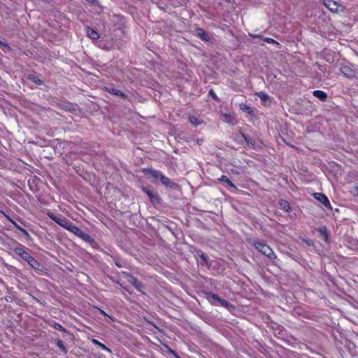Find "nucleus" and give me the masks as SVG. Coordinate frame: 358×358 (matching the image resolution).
Segmentation results:
<instances>
[{"mask_svg":"<svg viewBox=\"0 0 358 358\" xmlns=\"http://www.w3.org/2000/svg\"><path fill=\"white\" fill-rule=\"evenodd\" d=\"M15 253L25 260L32 268L38 269L40 264L22 247H17L14 249Z\"/></svg>","mask_w":358,"mask_h":358,"instance_id":"obj_1","label":"nucleus"},{"mask_svg":"<svg viewBox=\"0 0 358 358\" xmlns=\"http://www.w3.org/2000/svg\"><path fill=\"white\" fill-rule=\"evenodd\" d=\"M47 215L52 220H54L57 224H58L59 226L62 227L64 229H66V227L69 223V221H68L66 218L56 215L50 211H48L47 213Z\"/></svg>","mask_w":358,"mask_h":358,"instance_id":"obj_2","label":"nucleus"},{"mask_svg":"<svg viewBox=\"0 0 358 358\" xmlns=\"http://www.w3.org/2000/svg\"><path fill=\"white\" fill-rule=\"evenodd\" d=\"M123 275L127 278V281L131 284L138 291L143 292V285L133 275L127 272H123Z\"/></svg>","mask_w":358,"mask_h":358,"instance_id":"obj_3","label":"nucleus"},{"mask_svg":"<svg viewBox=\"0 0 358 358\" xmlns=\"http://www.w3.org/2000/svg\"><path fill=\"white\" fill-rule=\"evenodd\" d=\"M314 197L322 203L325 207L328 208H331L330 202L328 198L322 193H315L314 194Z\"/></svg>","mask_w":358,"mask_h":358,"instance_id":"obj_4","label":"nucleus"},{"mask_svg":"<svg viewBox=\"0 0 358 358\" xmlns=\"http://www.w3.org/2000/svg\"><path fill=\"white\" fill-rule=\"evenodd\" d=\"M324 6L328 8L331 12H336L338 9V5L337 3L332 0H325L324 1Z\"/></svg>","mask_w":358,"mask_h":358,"instance_id":"obj_5","label":"nucleus"},{"mask_svg":"<svg viewBox=\"0 0 358 358\" xmlns=\"http://www.w3.org/2000/svg\"><path fill=\"white\" fill-rule=\"evenodd\" d=\"M142 190L149 196L152 203H158L159 202V196L157 194H154L149 189L143 187Z\"/></svg>","mask_w":358,"mask_h":358,"instance_id":"obj_6","label":"nucleus"},{"mask_svg":"<svg viewBox=\"0 0 358 358\" xmlns=\"http://www.w3.org/2000/svg\"><path fill=\"white\" fill-rule=\"evenodd\" d=\"M262 253L271 259L275 257L274 252L267 245H265V246L262 248Z\"/></svg>","mask_w":358,"mask_h":358,"instance_id":"obj_7","label":"nucleus"},{"mask_svg":"<svg viewBox=\"0 0 358 358\" xmlns=\"http://www.w3.org/2000/svg\"><path fill=\"white\" fill-rule=\"evenodd\" d=\"M159 180L164 186L169 187H173L175 186V183L172 182L169 178L165 176L164 174L162 175Z\"/></svg>","mask_w":358,"mask_h":358,"instance_id":"obj_8","label":"nucleus"},{"mask_svg":"<svg viewBox=\"0 0 358 358\" xmlns=\"http://www.w3.org/2000/svg\"><path fill=\"white\" fill-rule=\"evenodd\" d=\"M144 172L146 174L150 175L153 178L157 179V180H159L160 177L162 175V172L157 171V170L151 169H145Z\"/></svg>","mask_w":358,"mask_h":358,"instance_id":"obj_9","label":"nucleus"},{"mask_svg":"<svg viewBox=\"0 0 358 358\" xmlns=\"http://www.w3.org/2000/svg\"><path fill=\"white\" fill-rule=\"evenodd\" d=\"M86 34L87 36L92 40H96L99 38V34L90 27L86 28Z\"/></svg>","mask_w":358,"mask_h":358,"instance_id":"obj_10","label":"nucleus"},{"mask_svg":"<svg viewBox=\"0 0 358 358\" xmlns=\"http://www.w3.org/2000/svg\"><path fill=\"white\" fill-rule=\"evenodd\" d=\"M66 229H67L70 232L73 233L78 237L80 236V233L82 232V231L78 227L73 225L70 222H69V224L67 225V227H66Z\"/></svg>","mask_w":358,"mask_h":358,"instance_id":"obj_11","label":"nucleus"},{"mask_svg":"<svg viewBox=\"0 0 358 358\" xmlns=\"http://www.w3.org/2000/svg\"><path fill=\"white\" fill-rule=\"evenodd\" d=\"M313 95L321 101H324L327 99V94L322 90H315L313 92Z\"/></svg>","mask_w":358,"mask_h":358,"instance_id":"obj_12","label":"nucleus"},{"mask_svg":"<svg viewBox=\"0 0 358 358\" xmlns=\"http://www.w3.org/2000/svg\"><path fill=\"white\" fill-rule=\"evenodd\" d=\"M210 297L213 299L217 301L222 306H223L224 307L228 308L229 306V303L227 301L222 299L221 298H220L217 295H216L215 294H210Z\"/></svg>","mask_w":358,"mask_h":358,"instance_id":"obj_13","label":"nucleus"},{"mask_svg":"<svg viewBox=\"0 0 358 358\" xmlns=\"http://www.w3.org/2000/svg\"><path fill=\"white\" fill-rule=\"evenodd\" d=\"M256 95H257V96H258V97H259V99H260L263 102H264L265 103H266L268 101H271V98H270V96H269L267 94H266V93H264V92H257V93H256Z\"/></svg>","mask_w":358,"mask_h":358,"instance_id":"obj_14","label":"nucleus"},{"mask_svg":"<svg viewBox=\"0 0 358 358\" xmlns=\"http://www.w3.org/2000/svg\"><path fill=\"white\" fill-rule=\"evenodd\" d=\"M222 117L224 118V120L228 123V124H235V122H234V117L232 116L231 114H229V113H224L222 115Z\"/></svg>","mask_w":358,"mask_h":358,"instance_id":"obj_15","label":"nucleus"},{"mask_svg":"<svg viewBox=\"0 0 358 358\" xmlns=\"http://www.w3.org/2000/svg\"><path fill=\"white\" fill-rule=\"evenodd\" d=\"M220 181L227 183L229 187L236 189V186L232 183V182L226 176H222L219 179Z\"/></svg>","mask_w":358,"mask_h":358,"instance_id":"obj_16","label":"nucleus"},{"mask_svg":"<svg viewBox=\"0 0 358 358\" xmlns=\"http://www.w3.org/2000/svg\"><path fill=\"white\" fill-rule=\"evenodd\" d=\"M341 71L344 75H345L348 78L354 76V73L348 66H343L341 69Z\"/></svg>","mask_w":358,"mask_h":358,"instance_id":"obj_17","label":"nucleus"},{"mask_svg":"<svg viewBox=\"0 0 358 358\" xmlns=\"http://www.w3.org/2000/svg\"><path fill=\"white\" fill-rule=\"evenodd\" d=\"M317 231L320 233L324 241L325 242H328V234H327L326 227H320L318 229Z\"/></svg>","mask_w":358,"mask_h":358,"instance_id":"obj_18","label":"nucleus"},{"mask_svg":"<svg viewBox=\"0 0 358 358\" xmlns=\"http://www.w3.org/2000/svg\"><path fill=\"white\" fill-rule=\"evenodd\" d=\"M280 208L286 212H289L291 210V207L289 203L287 201H280Z\"/></svg>","mask_w":358,"mask_h":358,"instance_id":"obj_19","label":"nucleus"},{"mask_svg":"<svg viewBox=\"0 0 358 358\" xmlns=\"http://www.w3.org/2000/svg\"><path fill=\"white\" fill-rule=\"evenodd\" d=\"M241 136L246 141L247 145L250 148H255V142L252 138H248L244 134H241Z\"/></svg>","mask_w":358,"mask_h":358,"instance_id":"obj_20","label":"nucleus"},{"mask_svg":"<svg viewBox=\"0 0 358 358\" xmlns=\"http://www.w3.org/2000/svg\"><path fill=\"white\" fill-rule=\"evenodd\" d=\"M92 343H93L95 345H96V346H98V347L101 348V349H103V350H106V351H108V352H111V351H110V350L108 348H107L105 345H103V343H101V342H99L98 340H96V339H92Z\"/></svg>","mask_w":358,"mask_h":358,"instance_id":"obj_21","label":"nucleus"},{"mask_svg":"<svg viewBox=\"0 0 358 358\" xmlns=\"http://www.w3.org/2000/svg\"><path fill=\"white\" fill-rule=\"evenodd\" d=\"M78 237L88 243H90L93 241V239L92 238V237L90 235L83 232V231Z\"/></svg>","mask_w":358,"mask_h":358,"instance_id":"obj_22","label":"nucleus"},{"mask_svg":"<svg viewBox=\"0 0 358 358\" xmlns=\"http://www.w3.org/2000/svg\"><path fill=\"white\" fill-rule=\"evenodd\" d=\"M108 91L109 93H110L112 94L125 97V94L118 90L110 88V89H108Z\"/></svg>","mask_w":358,"mask_h":358,"instance_id":"obj_23","label":"nucleus"},{"mask_svg":"<svg viewBox=\"0 0 358 358\" xmlns=\"http://www.w3.org/2000/svg\"><path fill=\"white\" fill-rule=\"evenodd\" d=\"M251 244L257 250H259L260 252H262V248L263 246H265L266 244L264 243H262L261 242H259V241H252L251 242Z\"/></svg>","mask_w":358,"mask_h":358,"instance_id":"obj_24","label":"nucleus"},{"mask_svg":"<svg viewBox=\"0 0 358 358\" xmlns=\"http://www.w3.org/2000/svg\"><path fill=\"white\" fill-rule=\"evenodd\" d=\"M189 121L194 126H197L201 123V122L195 116H190L189 118Z\"/></svg>","mask_w":358,"mask_h":358,"instance_id":"obj_25","label":"nucleus"},{"mask_svg":"<svg viewBox=\"0 0 358 358\" xmlns=\"http://www.w3.org/2000/svg\"><path fill=\"white\" fill-rule=\"evenodd\" d=\"M241 109L242 110L248 113V114H252L253 112L252 109L249 106H248L246 104H241Z\"/></svg>","mask_w":358,"mask_h":358,"instance_id":"obj_26","label":"nucleus"},{"mask_svg":"<svg viewBox=\"0 0 358 358\" xmlns=\"http://www.w3.org/2000/svg\"><path fill=\"white\" fill-rule=\"evenodd\" d=\"M197 33L202 39L206 40L207 34L203 29H199Z\"/></svg>","mask_w":358,"mask_h":358,"instance_id":"obj_27","label":"nucleus"},{"mask_svg":"<svg viewBox=\"0 0 358 358\" xmlns=\"http://www.w3.org/2000/svg\"><path fill=\"white\" fill-rule=\"evenodd\" d=\"M32 81L37 85H41L43 83L42 81L37 77H33Z\"/></svg>","mask_w":358,"mask_h":358,"instance_id":"obj_28","label":"nucleus"},{"mask_svg":"<svg viewBox=\"0 0 358 358\" xmlns=\"http://www.w3.org/2000/svg\"><path fill=\"white\" fill-rule=\"evenodd\" d=\"M57 346H58L60 349H62V350H65L64 345V343H63V342H62V341L59 340V341L57 342Z\"/></svg>","mask_w":358,"mask_h":358,"instance_id":"obj_29","label":"nucleus"},{"mask_svg":"<svg viewBox=\"0 0 358 358\" xmlns=\"http://www.w3.org/2000/svg\"><path fill=\"white\" fill-rule=\"evenodd\" d=\"M264 41L269 43H276L278 44L274 39L271 38H265Z\"/></svg>","mask_w":358,"mask_h":358,"instance_id":"obj_30","label":"nucleus"},{"mask_svg":"<svg viewBox=\"0 0 358 358\" xmlns=\"http://www.w3.org/2000/svg\"><path fill=\"white\" fill-rule=\"evenodd\" d=\"M15 227L16 228H17L19 230L22 231V232L24 233H26V231L23 229H22L19 225H17V224H15Z\"/></svg>","mask_w":358,"mask_h":358,"instance_id":"obj_31","label":"nucleus"},{"mask_svg":"<svg viewBox=\"0 0 358 358\" xmlns=\"http://www.w3.org/2000/svg\"><path fill=\"white\" fill-rule=\"evenodd\" d=\"M0 45L3 46V47L8 48V45L6 43L2 42L1 41H0Z\"/></svg>","mask_w":358,"mask_h":358,"instance_id":"obj_32","label":"nucleus"},{"mask_svg":"<svg viewBox=\"0 0 358 358\" xmlns=\"http://www.w3.org/2000/svg\"><path fill=\"white\" fill-rule=\"evenodd\" d=\"M56 329H58V330H64V328L60 324H57L56 325Z\"/></svg>","mask_w":358,"mask_h":358,"instance_id":"obj_33","label":"nucleus"},{"mask_svg":"<svg viewBox=\"0 0 358 358\" xmlns=\"http://www.w3.org/2000/svg\"><path fill=\"white\" fill-rule=\"evenodd\" d=\"M169 352L173 354V355H176V352L171 348H169L168 350Z\"/></svg>","mask_w":358,"mask_h":358,"instance_id":"obj_34","label":"nucleus"},{"mask_svg":"<svg viewBox=\"0 0 358 358\" xmlns=\"http://www.w3.org/2000/svg\"><path fill=\"white\" fill-rule=\"evenodd\" d=\"M86 1L88 2H90V3H96L97 2V0H86Z\"/></svg>","mask_w":358,"mask_h":358,"instance_id":"obj_35","label":"nucleus"},{"mask_svg":"<svg viewBox=\"0 0 358 358\" xmlns=\"http://www.w3.org/2000/svg\"><path fill=\"white\" fill-rule=\"evenodd\" d=\"M210 94H211V96H213V98H215V95L212 90L210 91Z\"/></svg>","mask_w":358,"mask_h":358,"instance_id":"obj_36","label":"nucleus"},{"mask_svg":"<svg viewBox=\"0 0 358 358\" xmlns=\"http://www.w3.org/2000/svg\"><path fill=\"white\" fill-rule=\"evenodd\" d=\"M115 264L116 266H117L118 267H121V264L120 263H118L117 262H115Z\"/></svg>","mask_w":358,"mask_h":358,"instance_id":"obj_37","label":"nucleus"},{"mask_svg":"<svg viewBox=\"0 0 358 358\" xmlns=\"http://www.w3.org/2000/svg\"><path fill=\"white\" fill-rule=\"evenodd\" d=\"M357 194L358 195V186L356 187Z\"/></svg>","mask_w":358,"mask_h":358,"instance_id":"obj_38","label":"nucleus"},{"mask_svg":"<svg viewBox=\"0 0 358 358\" xmlns=\"http://www.w3.org/2000/svg\"><path fill=\"white\" fill-rule=\"evenodd\" d=\"M101 313H103V315H106V313L103 310H101Z\"/></svg>","mask_w":358,"mask_h":358,"instance_id":"obj_39","label":"nucleus"},{"mask_svg":"<svg viewBox=\"0 0 358 358\" xmlns=\"http://www.w3.org/2000/svg\"><path fill=\"white\" fill-rule=\"evenodd\" d=\"M201 141H203V139H201V141H198V143H200Z\"/></svg>","mask_w":358,"mask_h":358,"instance_id":"obj_40","label":"nucleus"},{"mask_svg":"<svg viewBox=\"0 0 358 358\" xmlns=\"http://www.w3.org/2000/svg\"><path fill=\"white\" fill-rule=\"evenodd\" d=\"M201 141H203V139H201V141H198V143H200Z\"/></svg>","mask_w":358,"mask_h":358,"instance_id":"obj_41","label":"nucleus"},{"mask_svg":"<svg viewBox=\"0 0 358 358\" xmlns=\"http://www.w3.org/2000/svg\"><path fill=\"white\" fill-rule=\"evenodd\" d=\"M176 358H180L176 354L174 355Z\"/></svg>","mask_w":358,"mask_h":358,"instance_id":"obj_42","label":"nucleus"}]
</instances>
